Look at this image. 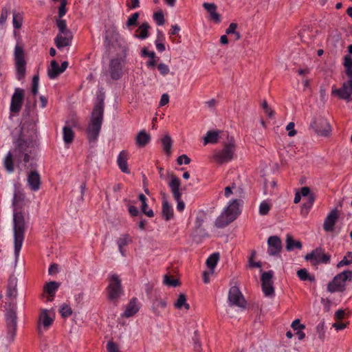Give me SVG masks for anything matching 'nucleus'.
<instances>
[{"label":"nucleus","instance_id":"1","mask_svg":"<svg viewBox=\"0 0 352 352\" xmlns=\"http://www.w3.org/2000/svg\"><path fill=\"white\" fill-rule=\"evenodd\" d=\"M103 113L104 101L103 99H100L93 109L87 129V138L90 142L96 141L98 137L103 121Z\"/></svg>","mask_w":352,"mask_h":352},{"label":"nucleus","instance_id":"2","mask_svg":"<svg viewBox=\"0 0 352 352\" xmlns=\"http://www.w3.org/2000/svg\"><path fill=\"white\" fill-rule=\"evenodd\" d=\"M13 222L14 254L16 259H17L23 245L25 238V232L26 230V223L23 213L20 211L14 212Z\"/></svg>","mask_w":352,"mask_h":352},{"label":"nucleus","instance_id":"3","mask_svg":"<svg viewBox=\"0 0 352 352\" xmlns=\"http://www.w3.org/2000/svg\"><path fill=\"white\" fill-rule=\"evenodd\" d=\"M104 46L106 51L109 54L116 53L117 57L120 59L124 60L127 55L129 47L126 42L121 38H110L108 34H106L104 38Z\"/></svg>","mask_w":352,"mask_h":352},{"label":"nucleus","instance_id":"4","mask_svg":"<svg viewBox=\"0 0 352 352\" xmlns=\"http://www.w3.org/2000/svg\"><path fill=\"white\" fill-rule=\"evenodd\" d=\"M239 204L234 199L221 214L216 219L215 225L218 228H223L236 219L239 214Z\"/></svg>","mask_w":352,"mask_h":352},{"label":"nucleus","instance_id":"5","mask_svg":"<svg viewBox=\"0 0 352 352\" xmlns=\"http://www.w3.org/2000/svg\"><path fill=\"white\" fill-rule=\"evenodd\" d=\"M236 151V142L234 137H228V141L223 144V148L213 155L214 160L219 164L226 163L234 158Z\"/></svg>","mask_w":352,"mask_h":352},{"label":"nucleus","instance_id":"6","mask_svg":"<svg viewBox=\"0 0 352 352\" xmlns=\"http://www.w3.org/2000/svg\"><path fill=\"white\" fill-rule=\"evenodd\" d=\"M352 280V271L345 270L337 274L333 280L329 283L327 290L331 293L343 292L346 289V281Z\"/></svg>","mask_w":352,"mask_h":352},{"label":"nucleus","instance_id":"7","mask_svg":"<svg viewBox=\"0 0 352 352\" xmlns=\"http://www.w3.org/2000/svg\"><path fill=\"white\" fill-rule=\"evenodd\" d=\"M14 56L16 78L19 80H21L25 76L27 65L24 50L22 46L19 45L15 46Z\"/></svg>","mask_w":352,"mask_h":352},{"label":"nucleus","instance_id":"8","mask_svg":"<svg viewBox=\"0 0 352 352\" xmlns=\"http://www.w3.org/2000/svg\"><path fill=\"white\" fill-rule=\"evenodd\" d=\"M17 316L14 309H10L6 314V340L8 343H12L15 339L17 330Z\"/></svg>","mask_w":352,"mask_h":352},{"label":"nucleus","instance_id":"9","mask_svg":"<svg viewBox=\"0 0 352 352\" xmlns=\"http://www.w3.org/2000/svg\"><path fill=\"white\" fill-rule=\"evenodd\" d=\"M109 285L107 288V297L109 300L116 303L122 294L121 279L116 274H113L109 279Z\"/></svg>","mask_w":352,"mask_h":352},{"label":"nucleus","instance_id":"10","mask_svg":"<svg viewBox=\"0 0 352 352\" xmlns=\"http://www.w3.org/2000/svg\"><path fill=\"white\" fill-rule=\"evenodd\" d=\"M305 259L309 261L312 266L319 264H327L330 262L331 256L324 252V250L320 247L316 248L305 256Z\"/></svg>","mask_w":352,"mask_h":352},{"label":"nucleus","instance_id":"11","mask_svg":"<svg viewBox=\"0 0 352 352\" xmlns=\"http://www.w3.org/2000/svg\"><path fill=\"white\" fill-rule=\"evenodd\" d=\"M168 177L170 178V181L168 186L170 188L171 192L174 199L177 201V209L182 212L185 208V204L182 200V193L179 190L181 182L179 179L173 173H168Z\"/></svg>","mask_w":352,"mask_h":352},{"label":"nucleus","instance_id":"12","mask_svg":"<svg viewBox=\"0 0 352 352\" xmlns=\"http://www.w3.org/2000/svg\"><path fill=\"white\" fill-rule=\"evenodd\" d=\"M228 301L231 306H236L241 308H245L246 306V300L239 288L236 286L230 287L228 293Z\"/></svg>","mask_w":352,"mask_h":352},{"label":"nucleus","instance_id":"13","mask_svg":"<svg viewBox=\"0 0 352 352\" xmlns=\"http://www.w3.org/2000/svg\"><path fill=\"white\" fill-rule=\"evenodd\" d=\"M331 94L337 96L340 99L345 100L347 102L351 100L352 94V78L346 82H344L342 87L339 89H333Z\"/></svg>","mask_w":352,"mask_h":352},{"label":"nucleus","instance_id":"14","mask_svg":"<svg viewBox=\"0 0 352 352\" xmlns=\"http://www.w3.org/2000/svg\"><path fill=\"white\" fill-rule=\"evenodd\" d=\"M272 277V271L265 272L261 274V280L262 290L266 296H271L274 294Z\"/></svg>","mask_w":352,"mask_h":352},{"label":"nucleus","instance_id":"15","mask_svg":"<svg viewBox=\"0 0 352 352\" xmlns=\"http://www.w3.org/2000/svg\"><path fill=\"white\" fill-rule=\"evenodd\" d=\"M24 100V90L16 88L11 98L10 110L12 113H18L21 109Z\"/></svg>","mask_w":352,"mask_h":352},{"label":"nucleus","instance_id":"16","mask_svg":"<svg viewBox=\"0 0 352 352\" xmlns=\"http://www.w3.org/2000/svg\"><path fill=\"white\" fill-rule=\"evenodd\" d=\"M37 129L35 122L23 123L21 130V137L26 141H32L36 137Z\"/></svg>","mask_w":352,"mask_h":352},{"label":"nucleus","instance_id":"17","mask_svg":"<svg viewBox=\"0 0 352 352\" xmlns=\"http://www.w3.org/2000/svg\"><path fill=\"white\" fill-rule=\"evenodd\" d=\"M267 252L270 256H276L282 250L281 239L278 236H271L267 239Z\"/></svg>","mask_w":352,"mask_h":352},{"label":"nucleus","instance_id":"18","mask_svg":"<svg viewBox=\"0 0 352 352\" xmlns=\"http://www.w3.org/2000/svg\"><path fill=\"white\" fill-rule=\"evenodd\" d=\"M339 210L337 208H333L328 214L323 223V229L326 232H333L334 226L339 218Z\"/></svg>","mask_w":352,"mask_h":352},{"label":"nucleus","instance_id":"19","mask_svg":"<svg viewBox=\"0 0 352 352\" xmlns=\"http://www.w3.org/2000/svg\"><path fill=\"white\" fill-rule=\"evenodd\" d=\"M124 60L119 58H112L109 63V73L112 79L118 80L122 76V62Z\"/></svg>","mask_w":352,"mask_h":352},{"label":"nucleus","instance_id":"20","mask_svg":"<svg viewBox=\"0 0 352 352\" xmlns=\"http://www.w3.org/2000/svg\"><path fill=\"white\" fill-rule=\"evenodd\" d=\"M78 122L72 119L66 122V125L63 129V140L65 144H70L74 138V132L72 129V127L76 126Z\"/></svg>","mask_w":352,"mask_h":352},{"label":"nucleus","instance_id":"21","mask_svg":"<svg viewBox=\"0 0 352 352\" xmlns=\"http://www.w3.org/2000/svg\"><path fill=\"white\" fill-rule=\"evenodd\" d=\"M27 182L30 188L33 191H38L41 185L40 174L36 170H31L28 173Z\"/></svg>","mask_w":352,"mask_h":352},{"label":"nucleus","instance_id":"22","mask_svg":"<svg viewBox=\"0 0 352 352\" xmlns=\"http://www.w3.org/2000/svg\"><path fill=\"white\" fill-rule=\"evenodd\" d=\"M22 153H23L22 146L20 145L19 147L16 148L14 150L13 153H12L11 152H9L7 154V155L5 158V160H4V166H5L6 169L7 170V171H8L9 173L14 171L13 157H14V156L15 157H21Z\"/></svg>","mask_w":352,"mask_h":352},{"label":"nucleus","instance_id":"23","mask_svg":"<svg viewBox=\"0 0 352 352\" xmlns=\"http://www.w3.org/2000/svg\"><path fill=\"white\" fill-rule=\"evenodd\" d=\"M54 319L49 315V311L47 309H42L41 311L38 320V327L37 330L41 332V326L42 325L44 329H48L53 323Z\"/></svg>","mask_w":352,"mask_h":352},{"label":"nucleus","instance_id":"24","mask_svg":"<svg viewBox=\"0 0 352 352\" xmlns=\"http://www.w3.org/2000/svg\"><path fill=\"white\" fill-rule=\"evenodd\" d=\"M316 132L322 136H329L331 129L327 120L321 118L318 122H314Z\"/></svg>","mask_w":352,"mask_h":352},{"label":"nucleus","instance_id":"25","mask_svg":"<svg viewBox=\"0 0 352 352\" xmlns=\"http://www.w3.org/2000/svg\"><path fill=\"white\" fill-rule=\"evenodd\" d=\"M72 40V34L71 32H66V33H58L55 38L54 42L56 47L60 49L64 47L70 45Z\"/></svg>","mask_w":352,"mask_h":352},{"label":"nucleus","instance_id":"26","mask_svg":"<svg viewBox=\"0 0 352 352\" xmlns=\"http://www.w3.org/2000/svg\"><path fill=\"white\" fill-rule=\"evenodd\" d=\"M204 8L209 13L210 19L215 23L221 22V15L217 12V6L213 3H204Z\"/></svg>","mask_w":352,"mask_h":352},{"label":"nucleus","instance_id":"27","mask_svg":"<svg viewBox=\"0 0 352 352\" xmlns=\"http://www.w3.org/2000/svg\"><path fill=\"white\" fill-rule=\"evenodd\" d=\"M162 217L165 219V220L168 221L173 217V211L168 204V201L166 199V194L162 193Z\"/></svg>","mask_w":352,"mask_h":352},{"label":"nucleus","instance_id":"28","mask_svg":"<svg viewBox=\"0 0 352 352\" xmlns=\"http://www.w3.org/2000/svg\"><path fill=\"white\" fill-rule=\"evenodd\" d=\"M139 306L138 305V300L136 298H133L126 306V310L123 314V316L129 318L134 316L139 311Z\"/></svg>","mask_w":352,"mask_h":352},{"label":"nucleus","instance_id":"29","mask_svg":"<svg viewBox=\"0 0 352 352\" xmlns=\"http://www.w3.org/2000/svg\"><path fill=\"white\" fill-rule=\"evenodd\" d=\"M128 153L125 151H122L120 153L118 157V164L120 170L124 173L129 174L130 170L128 167Z\"/></svg>","mask_w":352,"mask_h":352},{"label":"nucleus","instance_id":"30","mask_svg":"<svg viewBox=\"0 0 352 352\" xmlns=\"http://www.w3.org/2000/svg\"><path fill=\"white\" fill-rule=\"evenodd\" d=\"M17 286V278L14 276H10L8 279V288H7V296L10 298H15L17 294L16 290Z\"/></svg>","mask_w":352,"mask_h":352},{"label":"nucleus","instance_id":"31","mask_svg":"<svg viewBox=\"0 0 352 352\" xmlns=\"http://www.w3.org/2000/svg\"><path fill=\"white\" fill-rule=\"evenodd\" d=\"M59 286L60 283L55 281H50L45 285L43 290L45 293L49 295L47 298L48 301H52L53 300V297L54 296L55 293Z\"/></svg>","mask_w":352,"mask_h":352},{"label":"nucleus","instance_id":"32","mask_svg":"<svg viewBox=\"0 0 352 352\" xmlns=\"http://www.w3.org/2000/svg\"><path fill=\"white\" fill-rule=\"evenodd\" d=\"M151 137L144 130L140 131L136 138L135 143L138 147H144L150 141Z\"/></svg>","mask_w":352,"mask_h":352},{"label":"nucleus","instance_id":"33","mask_svg":"<svg viewBox=\"0 0 352 352\" xmlns=\"http://www.w3.org/2000/svg\"><path fill=\"white\" fill-rule=\"evenodd\" d=\"M286 246L285 248L287 251H292L294 249H302V245L300 241H295L293 236L287 234L286 236Z\"/></svg>","mask_w":352,"mask_h":352},{"label":"nucleus","instance_id":"34","mask_svg":"<svg viewBox=\"0 0 352 352\" xmlns=\"http://www.w3.org/2000/svg\"><path fill=\"white\" fill-rule=\"evenodd\" d=\"M174 307L177 309H190V305L187 302V298L184 294H179L177 300L174 302Z\"/></svg>","mask_w":352,"mask_h":352},{"label":"nucleus","instance_id":"35","mask_svg":"<svg viewBox=\"0 0 352 352\" xmlns=\"http://www.w3.org/2000/svg\"><path fill=\"white\" fill-rule=\"evenodd\" d=\"M219 132L218 131H209L204 138V144H216L218 142Z\"/></svg>","mask_w":352,"mask_h":352},{"label":"nucleus","instance_id":"36","mask_svg":"<svg viewBox=\"0 0 352 352\" xmlns=\"http://www.w3.org/2000/svg\"><path fill=\"white\" fill-rule=\"evenodd\" d=\"M51 68H50L47 70V75L50 78L54 79L56 78L59 74L62 73V72L60 71V67L58 65V63L53 60L50 63Z\"/></svg>","mask_w":352,"mask_h":352},{"label":"nucleus","instance_id":"37","mask_svg":"<svg viewBox=\"0 0 352 352\" xmlns=\"http://www.w3.org/2000/svg\"><path fill=\"white\" fill-rule=\"evenodd\" d=\"M150 28L147 22L143 23L136 30V32L138 33L136 36L140 39H145L148 36V30Z\"/></svg>","mask_w":352,"mask_h":352},{"label":"nucleus","instance_id":"38","mask_svg":"<svg viewBox=\"0 0 352 352\" xmlns=\"http://www.w3.org/2000/svg\"><path fill=\"white\" fill-rule=\"evenodd\" d=\"M219 259V253L215 252L211 254L206 260V265L210 270V274L214 273V270Z\"/></svg>","mask_w":352,"mask_h":352},{"label":"nucleus","instance_id":"39","mask_svg":"<svg viewBox=\"0 0 352 352\" xmlns=\"http://www.w3.org/2000/svg\"><path fill=\"white\" fill-rule=\"evenodd\" d=\"M167 305L166 302L161 298H156L153 303V311L157 316H160L161 311L160 309H164Z\"/></svg>","mask_w":352,"mask_h":352},{"label":"nucleus","instance_id":"40","mask_svg":"<svg viewBox=\"0 0 352 352\" xmlns=\"http://www.w3.org/2000/svg\"><path fill=\"white\" fill-rule=\"evenodd\" d=\"M297 276L300 280L302 281L309 280L310 282H314L316 280L315 276L314 275H311L305 268L298 270Z\"/></svg>","mask_w":352,"mask_h":352},{"label":"nucleus","instance_id":"41","mask_svg":"<svg viewBox=\"0 0 352 352\" xmlns=\"http://www.w3.org/2000/svg\"><path fill=\"white\" fill-rule=\"evenodd\" d=\"M131 241L129 236L128 234L122 235L119 239L118 240V245L119 247V250L122 255H124V247L126 246L128 243Z\"/></svg>","mask_w":352,"mask_h":352},{"label":"nucleus","instance_id":"42","mask_svg":"<svg viewBox=\"0 0 352 352\" xmlns=\"http://www.w3.org/2000/svg\"><path fill=\"white\" fill-rule=\"evenodd\" d=\"M162 143L163 145V149L164 152L169 155L171 153L172 140L169 135H165L162 139Z\"/></svg>","mask_w":352,"mask_h":352},{"label":"nucleus","instance_id":"43","mask_svg":"<svg viewBox=\"0 0 352 352\" xmlns=\"http://www.w3.org/2000/svg\"><path fill=\"white\" fill-rule=\"evenodd\" d=\"M164 283L170 287H176L180 285V282L178 279L173 278L171 276L166 274L164 277Z\"/></svg>","mask_w":352,"mask_h":352},{"label":"nucleus","instance_id":"44","mask_svg":"<svg viewBox=\"0 0 352 352\" xmlns=\"http://www.w3.org/2000/svg\"><path fill=\"white\" fill-rule=\"evenodd\" d=\"M351 264H352V252H347L346 256L337 264V267L340 268Z\"/></svg>","mask_w":352,"mask_h":352},{"label":"nucleus","instance_id":"45","mask_svg":"<svg viewBox=\"0 0 352 352\" xmlns=\"http://www.w3.org/2000/svg\"><path fill=\"white\" fill-rule=\"evenodd\" d=\"M13 25L16 29H20L23 23V16L20 13H13Z\"/></svg>","mask_w":352,"mask_h":352},{"label":"nucleus","instance_id":"46","mask_svg":"<svg viewBox=\"0 0 352 352\" xmlns=\"http://www.w3.org/2000/svg\"><path fill=\"white\" fill-rule=\"evenodd\" d=\"M38 74H36L32 78V94L34 96H36L38 92Z\"/></svg>","mask_w":352,"mask_h":352},{"label":"nucleus","instance_id":"47","mask_svg":"<svg viewBox=\"0 0 352 352\" xmlns=\"http://www.w3.org/2000/svg\"><path fill=\"white\" fill-rule=\"evenodd\" d=\"M9 14H10V10L8 8H3L2 10H1V16H0V28H2L6 21H7V19L9 16Z\"/></svg>","mask_w":352,"mask_h":352},{"label":"nucleus","instance_id":"48","mask_svg":"<svg viewBox=\"0 0 352 352\" xmlns=\"http://www.w3.org/2000/svg\"><path fill=\"white\" fill-rule=\"evenodd\" d=\"M56 25L59 30V33H66V32H70L67 28L66 25V22L65 20L58 19H56Z\"/></svg>","mask_w":352,"mask_h":352},{"label":"nucleus","instance_id":"49","mask_svg":"<svg viewBox=\"0 0 352 352\" xmlns=\"http://www.w3.org/2000/svg\"><path fill=\"white\" fill-rule=\"evenodd\" d=\"M72 308L67 305H63L60 309V313L63 318H67L72 314Z\"/></svg>","mask_w":352,"mask_h":352},{"label":"nucleus","instance_id":"50","mask_svg":"<svg viewBox=\"0 0 352 352\" xmlns=\"http://www.w3.org/2000/svg\"><path fill=\"white\" fill-rule=\"evenodd\" d=\"M153 19L158 25H162L165 23L164 16L162 11H159L153 14Z\"/></svg>","mask_w":352,"mask_h":352},{"label":"nucleus","instance_id":"51","mask_svg":"<svg viewBox=\"0 0 352 352\" xmlns=\"http://www.w3.org/2000/svg\"><path fill=\"white\" fill-rule=\"evenodd\" d=\"M270 208H271V206L268 203H267L265 201L262 202L259 206L260 214H261V215L267 214L270 210Z\"/></svg>","mask_w":352,"mask_h":352},{"label":"nucleus","instance_id":"52","mask_svg":"<svg viewBox=\"0 0 352 352\" xmlns=\"http://www.w3.org/2000/svg\"><path fill=\"white\" fill-rule=\"evenodd\" d=\"M139 16H140V14L138 12H135V13L133 14L128 19L127 22H126V26L130 27V26L136 25Z\"/></svg>","mask_w":352,"mask_h":352},{"label":"nucleus","instance_id":"53","mask_svg":"<svg viewBox=\"0 0 352 352\" xmlns=\"http://www.w3.org/2000/svg\"><path fill=\"white\" fill-rule=\"evenodd\" d=\"M141 210L148 217H153L154 216L153 211L151 209H148V204L146 202L142 204Z\"/></svg>","mask_w":352,"mask_h":352},{"label":"nucleus","instance_id":"54","mask_svg":"<svg viewBox=\"0 0 352 352\" xmlns=\"http://www.w3.org/2000/svg\"><path fill=\"white\" fill-rule=\"evenodd\" d=\"M256 252L252 251L251 256L249 258L248 263H249V267L251 268L254 267H261V263L260 261L258 262H254L253 259L255 256Z\"/></svg>","mask_w":352,"mask_h":352},{"label":"nucleus","instance_id":"55","mask_svg":"<svg viewBox=\"0 0 352 352\" xmlns=\"http://www.w3.org/2000/svg\"><path fill=\"white\" fill-rule=\"evenodd\" d=\"M67 0H61L60 6L58 8V17L61 19L66 13V6H67Z\"/></svg>","mask_w":352,"mask_h":352},{"label":"nucleus","instance_id":"56","mask_svg":"<svg viewBox=\"0 0 352 352\" xmlns=\"http://www.w3.org/2000/svg\"><path fill=\"white\" fill-rule=\"evenodd\" d=\"M108 352H120L118 346L113 341H109L107 345Z\"/></svg>","mask_w":352,"mask_h":352},{"label":"nucleus","instance_id":"57","mask_svg":"<svg viewBox=\"0 0 352 352\" xmlns=\"http://www.w3.org/2000/svg\"><path fill=\"white\" fill-rule=\"evenodd\" d=\"M314 200H315V197H314V195H310L308 197L307 202L304 204V208H306V213H305V214H308L309 210L311 207V206L313 205V204L314 202Z\"/></svg>","mask_w":352,"mask_h":352},{"label":"nucleus","instance_id":"58","mask_svg":"<svg viewBox=\"0 0 352 352\" xmlns=\"http://www.w3.org/2000/svg\"><path fill=\"white\" fill-rule=\"evenodd\" d=\"M157 69L163 76H165L169 73V68L164 63H160L157 65Z\"/></svg>","mask_w":352,"mask_h":352},{"label":"nucleus","instance_id":"59","mask_svg":"<svg viewBox=\"0 0 352 352\" xmlns=\"http://www.w3.org/2000/svg\"><path fill=\"white\" fill-rule=\"evenodd\" d=\"M237 27V23H231L229 27L226 30V34H234L236 33Z\"/></svg>","mask_w":352,"mask_h":352},{"label":"nucleus","instance_id":"60","mask_svg":"<svg viewBox=\"0 0 352 352\" xmlns=\"http://www.w3.org/2000/svg\"><path fill=\"white\" fill-rule=\"evenodd\" d=\"M294 123L292 122H289L286 126V129L289 131L288 135L290 137L294 136L297 133V131L294 129Z\"/></svg>","mask_w":352,"mask_h":352},{"label":"nucleus","instance_id":"61","mask_svg":"<svg viewBox=\"0 0 352 352\" xmlns=\"http://www.w3.org/2000/svg\"><path fill=\"white\" fill-rule=\"evenodd\" d=\"M324 322H321L320 324H318V326L316 327V331L319 334V338L320 339H323L324 338Z\"/></svg>","mask_w":352,"mask_h":352},{"label":"nucleus","instance_id":"62","mask_svg":"<svg viewBox=\"0 0 352 352\" xmlns=\"http://www.w3.org/2000/svg\"><path fill=\"white\" fill-rule=\"evenodd\" d=\"M182 160H184V163L185 164H188L190 162V159L186 155H182L177 159V162L179 165L182 164Z\"/></svg>","mask_w":352,"mask_h":352},{"label":"nucleus","instance_id":"63","mask_svg":"<svg viewBox=\"0 0 352 352\" xmlns=\"http://www.w3.org/2000/svg\"><path fill=\"white\" fill-rule=\"evenodd\" d=\"M292 327L294 329V330H297L303 329L305 328V326L300 323L299 319H296L292 323Z\"/></svg>","mask_w":352,"mask_h":352},{"label":"nucleus","instance_id":"64","mask_svg":"<svg viewBox=\"0 0 352 352\" xmlns=\"http://www.w3.org/2000/svg\"><path fill=\"white\" fill-rule=\"evenodd\" d=\"M169 102V96L167 94H162L160 101V107H163L167 104Z\"/></svg>","mask_w":352,"mask_h":352}]
</instances>
